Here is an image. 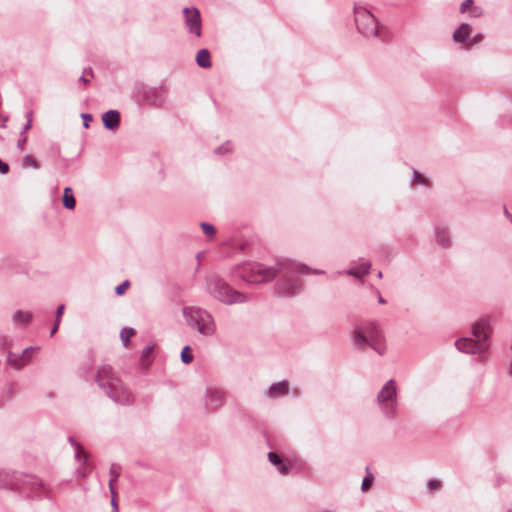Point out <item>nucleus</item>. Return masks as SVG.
<instances>
[{
	"label": "nucleus",
	"instance_id": "obj_49",
	"mask_svg": "<svg viewBox=\"0 0 512 512\" xmlns=\"http://www.w3.org/2000/svg\"><path fill=\"white\" fill-rule=\"evenodd\" d=\"M378 277H379V278H381V277H382V272H381V271L378 273Z\"/></svg>",
	"mask_w": 512,
	"mask_h": 512
},
{
	"label": "nucleus",
	"instance_id": "obj_39",
	"mask_svg": "<svg viewBox=\"0 0 512 512\" xmlns=\"http://www.w3.org/2000/svg\"><path fill=\"white\" fill-rule=\"evenodd\" d=\"M9 171V166L7 163L3 162L1 159H0V173L1 174H6L8 173Z\"/></svg>",
	"mask_w": 512,
	"mask_h": 512
},
{
	"label": "nucleus",
	"instance_id": "obj_1",
	"mask_svg": "<svg viewBox=\"0 0 512 512\" xmlns=\"http://www.w3.org/2000/svg\"><path fill=\"white\" fill-rule=\"evenodd\" d=\"M292 272L296 271L299 273H315L322 274V270H312L304 264H296L291 261L285 260L278 262L273 267H265L260 263L246 264L242 268V279L247 283H262L272 280L279 272Z\"/></svg>",
	"mask_w": 512,
	"mask_h": 512
},
{
	"label": "nucleus",
	"instance_id": "obj_13",
	"mask_svg": "<svg viewBox=\"0 0 512 512\" xmlns=\"http://www.w3.org/2000/svg\"><path fill=\"white\" fill-rule=\"evenodd\" d=\"M35 348L34 347H27L26 349H24V351L22 352V354H15V353H9L8 355V362L10 365H12L13 367L17 368V369H20L22 368L23 366H25L29 361H30V357H27V353L30 351V350H34Z\"/></svg>",
	"mask_w": 512,
	"mask_h": 512
},
{
	"label": "nucleus",
	"instance_id": "obj_27",
	"mask_svg": "<svg viewBox=\"0 0 512 512\" xmlns=\"http://www.w3.org/2000/svg\"><path fill=\"white\" fill-rule=\"evenodd\" d=\"M152 93L156 95V98L153 100V103L157 106H160L165 100V91L163 89H153Z\"/></svg>",
	"mask_w": 512,
	"mask_h": 512
},
{
	"label": "nucleus",
	"instance_id": "obj_35",
	"mask_svg": "<svg viewBox=\"0 0 512 512\" xmlns=\"http://www.w3.org/2000/svg\"><path fill=\"white\" fill-rule=\"evenodd\" d=\"M440 485H441V483L438 480L430 479L427 482V489L428 490H435V489H438L440 487Z\"/></svg>",
	"mask_w": 512,
	"mask_h": 512
},
{
	"label": "nucleus",
	"instance_id": "obj_17",
	"mask_svg": "<svg viewBox=\"0 0 512 512\" xmlns=\"http://www.w3.org/2000/svg\"><path fill=\"white\" fill-rule=\"evenodd\" d=\"M467 11L469 12V15L474 18H478L483 14L481 7L475 6L473 4V0H465L462 2L460 6V12L465 13Z\"/></svg>",
	"mask_w": 512,
	"mask_h": 512
},
{
	"label": "nucleus",
	"instance_id": "obj_14",
	"mask_svg": "<svg viewBox=\"0 0 512 512\" xmlns=\"http://www.w3.org/2000/svg\"><path fill=\"white\" fill-rule=\"evenodd\" d=\"M102 122L107 130H115L120 125V113L117 110H108L102 115Z\"/></svg>",
	"mask_w": 512,
	"mask_h": 512
},
{
	"label": "nucleus",
	"instance_id": "obj_46",
	"mask_svg": "<svg viewBox=\"0 0 512 512\" xmlns=\"http://www.w3.org/2000/svg\"><path fill=\"white\" fill-rule=\"evenodd\" d=\"M58 327H59V325H57V321H55L54 327L52 328V330L50 332V336H53L56 333V331L58 330Z\"/></svg>",
	"mask_w": 512,
	"mask_h": 512
},
{
	"label": "nucleus",
	"instance_id": "obj_10",
	"mask_svg": "<svg viewBox=\"0 0 512 512\" xmlns=\"http://www.w3.org/2000/svg\"><path fill=\"white\" fill-rule=\"evenodd\" d=\"M184 21L188 31L195 34L197 37L201 36V16L200 12L195 7H185L183 9Z\"/></svg>",
	"mask_w": 512,
	"mask_h": 512
},
{
	"label": "nucleus",
	"instance_id": "obj_12",
	"mask_svg": "<svg viewBox=\"0 0 512 512\" xmlns=\"http://www.w3.org/2000/svg\"><path fill=\"white\" fill-rule=\"evenodd\" d=\"M302 289V283L299 279H286L278 286L280 296H294Z\"/></svg>",
	"mask_w": 512,
	"mask_h": 512
},
{
	"label": "nucleus",
	"instance_id": "obj_33",
	"mask_svg": "<svg viewBox=\"0 0 512 512\" xmlns=\"http://www.w3.org/2000/svg\"><path fill=\"white\" fill-rule=\"evenodd\" d=\"M373 480H374V477L371 474L367 475L362 481V485H361L362 490L368 489L372 485Z\"/></svg>",
	"mask_w": 512,
	"mask_h": 512
},
{
	"label": "nucleus",
	"instance_id": "obj_23",
	"mask_svg": "<svg viewBox=\"0 0 512 512\" xmlns=\"http://www.w3.org/2000/svg\"><path fill=\"white\" fill-rule=\"evenodd\" d=\"M12 319L15 324H27L31 321L32 314L19 310L13 314Z\"/></svg>",
	"mask_w": 512,
	"mask_h": 512
},
{
	"label": "nucleus",
	"instance_id": "obj_37",
	"mask_svg": "<svg viewBox=\"0 0 512 512\" xmlns=\"http://www.w3.org/2000/svg\"><path fill=\"white\" fill-rule=\"evenodd\" d=\"M86 74H90V76H92V71H91V69H89V70H85V71L83 72V75L79 78V82H83V83H84V85L88 84V83H89V81H90V79L86 77Z\"/></svg>",
	"mask_w": 512,
	"mask_h": 512
},
{
	"label": "nucleus",
	"instance_id": "obj_26",
	"mask_svg": "<svg viewBox=\"0 0 512 512\" xmlns=\"http://www.w3.org/2000/svg\"><path fill=\"white\" fill-rule=\"evenodd\" d=\"M181 361L189 364L193 361V355L190 353V346L186 345L181 351Z\"/></svg>",
	"mask_w": 512,
	"mask_h": 512
},
{
	"label": "nucleus",
	"instance_id": "obj_6",
	"mask_svg": "<svg viewBox=\"0 0 512 512\" xmlns=\"http://www.w3.org/2000/svg\"><path fill=\"white\" fill-rule=\"evenodd\" d=\"M207 290L213 298L227 305L247 301L246 295L234 290L228 283L217 276L209 279Z\"/></svg>",
	"mask_w": 512,
	"mask_h": 512
},
{
	"label": "nucleus",
	"instance_id": "obj_18",
	"mask_svg": "<svg viewBox=\"0 0 512 512\" xmlns=\"http://www.w3.org/2000/svg\"><path fill=\"white\" fill-rule=\"evenodd\" d=\"M371 268V263L369 261L363 262L359 266L351 267L349 268L345 274L354 276L357 278H361L362 276L369 273V270Z\"/></svg>",
	"mask_w": 512,
	"mask_h": 512
},
{
	"label": "nucleus",
	"instance_id": "obj_48",
	"mask_svg": "<svg viewBox=\"0 0 512 512\" xmlns=\"http://www.w3.org/2000/svg\"><path fill=\"white\" fill-rule=\"evenodd\" d=\"M26 117H27V120H28L29 118H31V119H32V111H28V112L26 113Z\"/></svg>",
	"mask_w": 512,
	"mask_h": 512
},
{
	"label": "nucleus",
	"instance_id": "obj_22",
	"mask_svg": "<svg viewBox=\"0 0 512 512\" xmlns=\"http://www.w3.org/2000/svg\"><path fill=\"white\" fill-rule=\"evenodd\" d=\"M436 242L444 248L450 246V236L444 228H439L435 232Z\"/></svg>",
	"mask_w": 512,
	"mask_h": 512
},
{
	"label": "nucleus",
	"instance_id": "obj_11",
	"mask_svg": "<svg viewBox=\"0 0 512 512\" xmlns=\"http://www.w3.org/2000/svg\"><path fill=\"white\" fill-rule=\"evenodd\" d=\"M226 401L225 392L217 387H209L206 390L205 406L208 410H216L224 405Z\"/></svg>",
	"mask_w": 512,
	"mask_h": 512
},
{
	"label": "nucleus",
	"instance_id": "obj_47",
	"mask_svg": "<svg viewBox=\"0 0 512 512\" xmlns=\"http://www.w3.org/2000/svg\"><path fill=\"white\" fill-rule=\"evenodd\" d=\"M378 302L380 304H385L386 303L385 299L381 295H379V297H378Z\"/></svg>",
	"mask_w": 512,
	"mask_h": 512
},
{
	"label": "nucleus",
	"instance_id": "obj_41",
	"mask_svg": "<svg viewBox=\"0 0 512 512\" xmlns=\"http://www.w3.org/2000/svg\"><path fill=\"white\" fill-rule=\"evenodd\" d=\"M152 350H153L152 345H147L146 347H144L142 350V357L148 356L152 352Z\"/></svg>",
	"mask_w": 512,
	"mask_h": 512
},
{
	"label": "nucleus",
	"instance_id": "obj_9",
	"mask_svg": "<svg viewBox=\"0 0 512 512\" xmlns=\"http://www.w3.org/2000/svg\"><path fill=\"white\" fill-rule=\"evenodd\" d=\"M68 440H69V443L71 444V446L75 450V454H74L75 459L80 462V465L75 470V475L77 478H85L92 471V467L89 463V454L87 452H85L83 447L78 442H76L73 437H69Z\"/></svg>",
	"mask_w": 512,
	"mask_h": 512
},
{
	"label": "nucleus",
	"instance_id": "obj_3",
	"mask_svg": "<svg viewBox=\"0 0 512 512\" xmlns=\"http://www.w3.org/2000/svg\"><path fill=\"white\" fill-rule=\"evenodd\" d=\"M492 332L488 318H480L472 327L474 338H461L455 342L456 348L467 354H482L489 348L488 339Z\"/></svg>",
	"mask_w": 512,
	"mask_h": 512
},
{
	"label": "nucleus",
	"instance_id": "obj_28",
	"mask_svg": "<svg viewBox=\"0 0 512 512\" xmlns=\"http://www.w3.org/2000/svg\"><path fill=\"white\" fill-rule=\"evenodd\" d=\"M23 165L26 167H31L33 169H38L39 165L37 160L32 155H26L23 159Z\"/></svg>",
	"mask_w": 512,
	"mask_h": 512
},
{
	"label": "nucleus",
	"instance_id": "obj_20",
	"mask_svg": "<svg viewBox=\"0 0 512 512\" xmlns=\"http://www.w3.org/2000/svg\"><path fill=\"white\" fill-rule=\"evenodd\" d=\"M196 62L201 68H210L212 63L210 60V52L207 49H200L196 55Z\"/></svg>",
	"mask_w": 512,
	"mask_h": 512
},
{
	"label": "nucleus",
	"instance_id": "obj_38",
	"mask_svg": "<svg viewBox=\"0 0 512 512\" xmlns=\"http://www.w3.org/2000/svg\"><path fill=\"white\" fill-rule=\"evenodd\" d=\"M27 141V137L25 135H20V139L18 140L17 142V147L20 149V150H23L24 149V146H25V143Z\"/></svg>",
	"mask_w": 512,
	"mask_h": 512
},
{
	"label": "nucleus",
	"instance_id": "obj_34",
	"mask_svg": "<svg viewBox=\"0 0 512 512\" xmlns=\"http://www.w3.org/2000/svg\"><path fill=\"white\" fill-rule=\"evenodd\" d=\"M64 309H65V305L64 304H61L57 307L56 309V319L55 321H57V325H60V322H61V319H62V315L64 313Z\"/></svg>",
	"mask_w": 512,
	"mask_h": 512
},
{
	"label": "nucleus",
	"instance_id": "obj_8",
	"mask_svg": "<svg viewBox=\"0 0 512 512\" xmlns=\"http://www.w3.org/2000/svg\"><path fill=\"white\" fill-rule=\"evenodd\" d=\"M355 23L358 31L365 37L378 35V21L365 7L355 6Z\"/></svg>",
	"mask_w": 512,
	"mask_h": 512
},
{
	"label": "nucleus",
	"instance_id": "obj_30",
	"mask_svg": "<svg viewBox=\"0 0 512 512\" xmlns=\"http://www.w3.org/2000/svg\"><path fill=\"white\" fill-rule=\"evenodd\" d=\"M130 286V282L128 280H125L123 283H121L120 285H118L116 288H115V293L118 295V296H121L124 294L125 290Z\"/></svg>",
	"mask_w": 512,
	"mask_h": 512
},
{
	"label": "nucleus",
	"instance_id": "obj_19",
	"mask_svg": "<svg viewBox=\"0 0 512 512\" xmlns=\"http://www.w3.org/2000/svg\"><path fill=\"white\" fill-rule=\"evenodd\" d=\"M268 459L269 461L278 467V471L285 475L289 472L290 468H291V465L290 464H287V463H284L280 456L274 452H269L268 453Z\"/></svg>",
	"mask_w": 512,
	"mask_h": 512
},
{
	"label": "nucleus",
	"instance_id": "obj_40",
	"mask_svg": "<svg viewBox=\"0 0 512 512\" xmlns=\"http://www.w3.org/2000/svg\"><path fill=\"white\" fill-rule=\"evenodd\" d=\"M111 506L113 508L112 512H118V504H117V501H116V494L115 495H111Z\"/></svg>",
	"mask_w": 512,
	"mask_h": 512
},
{
	"label": "nucleus",
	"instance_id": "obj_5",
	"mask_svg": "<svg viewBox=\"0 0 512 512\" xmlns=\"http://www.w3.org/2000/svg\"><path fill=\"white\" fill-rule=\"evenodd\" d=\"M183 315L189 326L197 330L201 335L209 337L215 334L216 324L213 316L200 307H185Z\"/></svg>",
	"mask_w": 512,
	"mask_h": 512
},
{
	"label": "nucleus",
	"instance_id": "obj_15",
	"mask_svg": "<svg viewBox=\"0 0 512 512\" xmlns=\"http://www.w3.org/2000/svg\"><path fill=\"white\" fill-rule=\"evenodd\" d=\"M472 28L467 23H462L453 33V39L459 43H466L471 34Z\"/></svg>",
	"mask_w": 512,
	"mask_h": 512
},
{
	"label": "nucleus",
	"instance_id": "obj_25",
	"mask_svg": "<svg viewBox=\"0 0 512 512\" xmlns=\"http://www.w3.org/2000/svg\"><path fill=\"white\" fill-rule=\"evenodd\" d=\"M134 335V329L131 327H124L120 331V338L123 342V345L126 347L130 341V338Z\"/></svg>",
	"mask_w": 512,
	"mask_h": 512
},
{
	"label": "nucleus",
	"instance_id": "obj_24",
	"mask_svg": "<svg viewBox=\"0 0 512 512\" xmlns=\"http://www.w3.org/2000/svg\"><path fill=\"white\" fill-rule=\"evenodd\" d=\"M109 475H110L109 490H110L111 495H115L114 483L117 481V479L120 476L119 468L113 464L109 469Z\"/></svg>",
	"mask_w": 512,
	"mask_h": 512
},
{
	"label": "nucleus",
	"instance_id": "obj_31",
	"mask_svg": "<svg viewBox=\"0 0 512 512\" xmlns=\"http://www.w3.org/2000/svg\"><path fill=\"white\" fill-rule=\"evenodd\" d=\"M231 149H232L231 143L230 142H226L223 145L219 146L215 150V153L216 154H225V153H228L229 151H231Z\"/></svg>",
	"mask_w": 512,
	"mask_h": 512
},
{
	"label": "nucleus",
	"instance_id": "obj_44",
	"mask_svg": "<svg viewBox=\"0 0 512 512\" xmlns=\"http://www.w3.org/2000/svg\"><path fill=\"white\" fill-rule=\"evenodd\" d=\"M7 121H8V117H7V116H3V117L1 118L0 127L5 128V127H6V123H7Z\"/></svg>",
	"mask_w": 512,
	"mask_h": 512
},
{
	"label": "nucleus",
	"instance_id": "obj_4",
	"mask_svg": "<svg viewBox=\"0 0 512 512\" xmlns=\"http://www.w3.org/2000/svg\"><path fill=\"white\" fill-rule=\"evenodd\" d=\"M351 339L355 346L360 348L369 346L379 355H383L386 351L382 329L376 322H368L357 326Z\"/></svg>",
	"mask_w": 512,
	"mask_h": 512
},
{
	"label": "nucleus",
	"instance_id": "obj_21",
	"mask_svg": "<svg viewBox=\"0 0 512 512\" xmlns=\"http://www.w3.org/2000/svg\"><path fill=\"white\" fill-rule=\"evenodd\" d=\"M76 201L73 195L72 188L66 187L63 193V206L66 209L72 210L75 208Z\"/></svg>",
	"mask_w": 512,
	"mask_h": 512
},
{
	"label": "nucleus",
	"instance_id": "obj_36",
	"mask_svg": "<svg viewBox=\"0 0 512 512\" xmlns=\"http://www.w3.org/2000/svg\"><path fill=\"white\" fill-rule=\"evenodd\" d=\"M82 119H83V125L85 128H88L89 127V122L92 121V115L91 114H88V113H83L81 115Z\"/></svg>",
	"mask_w": 512,
	"mask_h": 512
},
{
	"label": "nucleus",
	"instance_id": "obj_42",
	"mask_svg": "<svg viewBox=\"0 0 512 512\" xmlns=\"http://www.w3.org/2000/svg\"><path fill=\"white\" fill-rule=\"evenodd\" d=\"M31 123H32V119L29 118L27 123L24 125L22 131L20 132L21 136L24 135L27 132V130H29L31 128Z\"/></svg>",
	"mask_w": 512,
	"mask_h": 512
},
{
	"label": "nucleus",
	"instance_id": "obj_7",
	"mask_svg": "<svg viewBox=\"0 0 512 512\" xmlns=\"http://www.w3.org/2000/svg\"><path fill=\"white\" fill-rule=\"evenodd\" d=\"M376 404L386 418L393 419L396 417L398 410V387L394 379L388 380L377 393Z\"/></svg>",
	"mask_w": 512,
	"mask_h": 512
},
{
	"label": "nucleus",
	"instance_id": "obj_45",
	"mask_svg": "<svg viewBox=\"0 0 512 512\" xmlns=\"http://www.w3.org/2000/svg\"><path fill=\"white\" fill-rule=\"evenodd\" d=\"M34 484H37L39 486V488H41L42 490H45V484L41 480L36 479L34 481Z\"/></svg>",
	"mask_w": 512,
	"mask_h": 512
},
{
	"label": "nucleus",
	"instance_id": "obj_29",
	"mask_svg": "<svg viewBox=\"0 0 512 512\" xmlns=\"http://www.w3.org/2000/svg\"><path fill=\"white\" fill-rule=\"evenodd\" d=\"M201 228L204 234L207 235L208 237H213L216 233L215 228L211 224L203 222L201 223Z\"/></svg>",
	"mask_w": 512,
	"mask_h": 512
},
{
	"label": "nucleus",
	"instance_id": "obj_16",
	"mask_svg": "<svg viewBox=\"0 0 512 512\" xmlns=\"http://www.w3.org/2000/svg\"><path fill=\"white\" fill-rule=\"evenodd\" d=\"M289 391L288 383L286 381H279L272 383L269 387L267 394L268 396L278 397L286 395Z\"/></svg>",
	"mask_w": 512,
	"mask_h": 512
},
{
	"label": "nucleus",
	"instance_id": "obj_2",
	"mask_svg": "<svg viewBox=\"0 0 512 512\" xmlns=\"http://www.w3.org/2000/svg\"><path fill=\"white\" fill-rule=\"evenodd\" d=\"M98 386L114 402L122 405H128L132 402V394L124 387L121 380L116 377L109 365L101 366L96 374Z\"/></svg>",
	"mask_w": 512,
	"mask_h": 512
},
{
	"label": "nucleus",
	"instance_id": "obj_43",
	"mask_svg": "<svg viewBox=\"0 0 512 512\" xmlns=\"http://www.w3.org/2000/svg\"><path fill=\"white\" fill-rule=\"evenodd\" d=\"M482 39V35L481 34H477L473 37L471 43L472 44H476V43H479Z\"/></svg>",
	"mask_w": 512,
	"mask_h": 512
},
{
	"label": "nucleus",
	"instance_id": "obj_32",
	"mask_svg": "<svg viewBox=\"0 0 512 512\" xmlns=\"http://www.w3.org/2000/svg\"><path fill=\"white\" fill-rule=\"evenodd\" d=\"M413 182L416 184H427V179L417 171L413 172Z\"/></svg>",
	"mask_w": 512,
	"mask_h": 512
}]
</instances>
